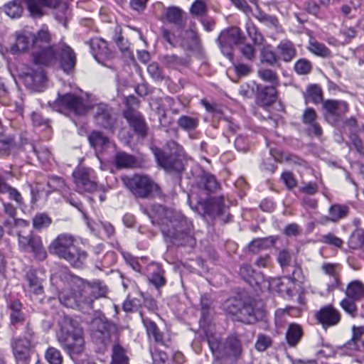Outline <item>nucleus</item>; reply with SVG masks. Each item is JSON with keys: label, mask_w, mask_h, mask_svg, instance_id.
<instances>
[{"label": "nucleus", "mask_w": 364, "mask_h": 364, "mask_svg": "<svg viewBox=\"0 0 364 364\" xmlns=\"http://www.w3.org/2000/svg\"><path fill=\"white\" fill-rule=\"evenodd\" d=\"M141 210L148 215L152 224L160 226L166 242L176 246L193 245L195 243L193 224L180 211L159 204L153 205L150 209L141 208Z\"/></svg>", "instance_id": "nucleus-1"}, {"label": "nucleus", "mask_w": 364, "mask_h": 364, "mask_svg": "<svg viewBox=\"0 0 364 364\" xmlns=\"http://www.w3.org/2000/svg\"><path fill=\"white\" fill-rule=\"evenodd\" d=\"M49 251L65 259L75 268H82L87 258L85 250L74 245V237L69 234L59 235L50 245Z\"/></svg>", "instance_id": "nucleus-2"}, {"label": "nucleus", "mask_w": 364, "mask_h": 364, "mask_svg": "<svg viewBox=\"0 0 364 364\" xmlns=\"http://www.w3.org/2000/svg\"><path fill=\"white\" fill-rule=\"evenodd\" d=\"M58 340L72 359L84 350L82 328L76 321L70 318L64 319Z\"/></svg>", "instance_id": "nucleus-3"}, {"label": "nucleus", "mask_w": 364, "mask_h": 364, "mask_svg": "<svg viewBox=\"0 0 364 364\" xmlns=\"http://www.w3.org/2000/svg\"><path fill=\"white\" fill-rule=\"evenodd\" d=\"M166 151L154 150V156L160 166L168 172L181 173L184 169L185 151L183 147L173 140L167 141Z\"/></svg>", "instance_id": "nucleus-4"}, {"label": "nucleus", "mask_w": 364, "mask_h": 364, "mask_svg": "<svg viewBox=\"0 0 364 364\" xmlns=\"http://www.w3.org/2000/svg\"><path fill=\"white\" fill-rule=\"evenodd\" d=\"M28 11L33 18H41L44 15L43 8L50 9L57 21L66 26L70 16L68 4L62 0H23Z\"/></svg>", "instance_id": "nucleus-5"}, {"label": "nucleus", "mask_w": 364, "mask_h": 364, "mask_svg": "<svg viewBox=\"0 0 364 364\" xmlns=\"http://www.w3.org/2000/svg\"><path fill=\"white\" fill-rule=\"evenodd\" d=\"M122 180L124 185L137 198H149L154 192L158 193L160 190L159 186L145 175L124 176Z\"/></svg>", "instance_id": "nucleus-6"}, {"label": "nucleus", "mask_w": 364, "mask_h": 364, "mask_svg": "<svg viewBox=\"0 0 364 364\" xmlns=\"http://www.w3.org/2000/svg\"><path fill=\"white\" fill-rule=\"evenodd\" d=\"M50 105L58 112L68 111L77 115H83L90 109L89 105L82 97L72 93L58 94L57 99Z\"/></svg>", "instance_id": "nucleus-7"}, {"label": "nucleus", "mask_w": 364, "mask_h": 364, "mask_svg": "<svg viewBox=\"0 0 364 364\" xmlns=\"http://www.w3.org/2000/svg\"><path fill=\"white\" fill-rule=\"evenodd\" d=\"M245 39L246 38L240 28L232 26L223 30L217 41L223 54L227 58H231L232 46L244 43Z\"/></svg>", "instance_id": "nucleus-8"}, {"label": "nucleus", "mask_w": 364, "mask_h": 364, "mask_svg": "<svg viewBox=\"0 0 364 364\" xmlns=\"http://www.w3.org/2000/svg\"><path fill=\"white\" fill-rule=\"evenodd\" d=\"M60 302L68 308H78L82 311L92 309V299L87 297L85 291L73 292L72 290L63 289L60 292Z\"/></svg>", "instance_id": "nucleus-9"}, {"label": "nucleus", "mask_w": 364, "mask_h": 364, "mask_svg": "<svg viewBox=\"0 0 364 364\" xmlns=\"http://www.w3.org/2000/svg\"><path fill=\"white\" fill-rule=\"evenodd\" d=\"M76 190L79 193H92L97 188L95 171L92 168L81 167L73 173Z\"/></svg>", "instance_id": "nucleus-10"}, {"label": "nucleus", "mask_w": 364, "mask_h": 364, "mask_svg": "<svg viewBox=\"0 0 364 364\" xmlns=\"http://www.w3.org/2000/svg\"><path fill=\"white\" fill-rule=\"evenodd\" d=\"M140 316L149 338L153 340L156 344L155 346L164 347L169 348L172 346V340L168 332L161 331L155 322L149 318L144 317L143 313H140Z\"/></svg>", "instance_id": "nucleus-11"}, {"label": "nucleus", "mask_w": 364, "mask_h": 364, "mask_svg": "<svg viewBox=\"0 0 364 364\" xmlns=\"http://www.w3.org/2000/svg\"><path fill=\"white\" fill-rule=\"evenodd\" d=\"M13 178L11 171L0 170V195L7 194L8 198L14 201L16 207L22 209L25 207V202L21 193L9 183V181Z\"/></svg>", "instance_id": "nucleus-12"}, {"label": "nucleus", "mask_w": 364, "mask_h": 364, "mask_svg": "<svg viewBox=\"0 0 364 364\" xmlns=\"http://www.w3.org/2000/svg\"><path fill=\"white\" fill-rule=\"evenodd\" d=\"M323 108L326 122L335 126L341 117L348 112V105L345 101L328 100L323 102Z\"/></svg>", "instance_id": "nucleus-13"}, {"label": "nucleus", "mask_w": 364, "mask_h": 364, "mask_svg": "<svg viewBox=\"0 0 364 364\" xmlns=\"http://www.w3.org/2000/svg\"><path fill=\"white\" fill-rule=\"evenodd\" d=\"M21 77L26 86L32 90L41 92L46 86V75L41 67L28 68Z\"/></svg>", "instance_id": "nucleus-14"}, {"label": "nucleus", "mask_w": 364, "mask_h": 364, "mask_svg": "<svg viewBox=\"0 0 364 364\" xmlns=\"http://www.w3.org/2000/svg\"><path fill=\"white\" fill-rule=\"evenodd\" d=\"M18 239L19 247L24 251L31 248L36 259L42 261L47 257V252L40 236L32 234L24 236L18 234Z\"/></svg>", "instance_id": "nucleus-15"}, {"label": "nucleus", "mask_w": 364, "mask_h": 364, "mask_svg": "<svg viewBox=\"0 0 364 364\" xmlns=\"http://www.w3.org/2000/svg\"><path fill=\"white\" fill-rule=\"evenodd\" d=\"M94 119L96 124L106 129L113 131L116 117L113 109L105 103L93 107Z\"/></svg>", "instance_id": "nucleus-16"}, {"label": "nucleus", "mask_w": 364, "mask_h": 364, "mask_svg": "<svg viewBox=\"0 0 364 364\" xmlns=\"http://www.w3.org/2000/svg\"><path fill=\"white\" fill-rule=\"evenodd\" d=\"M205 213L210 217H219L225 223L231 220L232 215H226V207L223 196L215 197L206 200L203 205Z\"/></svg>", "instance_id": "nucleus-17"}, {"label": "nucleus", "mask_w": 364, "mask_h": 364, "mask_svg": "<svg viewBox=\"0 0 364 364\" xmlns=\"http://www.w3.org/2000/svg\"><path fill=\"white\" fill-rule=\"evenodd\" d=\"M124 117L129 126L140 137L144 138L147 135L148 127L144 116L138 111L127 107L123 112Z\"/></svg>", "instance_id": "nucleus-18"}, {"label": "nucleus", "mask_w": 364, "mask_h": 364, "mask_svg": "<svg viewBox=\"0 0 364 364\" xmlns=\"http://www.w3.org/2000/svg\"><path fill=\"white\" fill-rule=\"evenodd\" d=\"M57 61L60 68L66 73H71L76 64V54L74 50L65 43L57 46Z\"/></svg>", "instance_id": "nucleus-19"}, {"label": "nucleus", "mask_w": 364, "mask_h": 364, "mask_svg": "<svg viewBox=\"0 0 364 364\" xmlns=\"http://www.w3.org/2000/svg\"><path fill=\"white\" fill-rule=\"evenodd\" d=\"M92 328L93 338L107 345L111 338V328H112L111 323L101 318H95L92 321Z\"/></svg>", "instance_id": "nucleus-20"}, {"label": "nucleus", "mask_w": 364, "mask_h": 364, "mask_svg": "<svg viewBox=\"0 0 364 364\" xmlns=\"http://www.w3.org/2000/svg\"><path fill=\"white\" fill-rule=\"evenodd\" d=\"M318 323L325 328L336 326L341 321L340 312L332 305L322 307L316 314Z\"/></svg>", "instance_id": "nucleus-21"}, {"label": "nucleus", "mask_w": 364, "mask_h": 364, "mask_svg": "<svg viewBox=\"0 0 364 364\" xmlns=\"http://www.w3.org/2000/svg\"><path fill=\"white\" fill-rule=\"evenodd\" d=\"M11 347L17 362L25 363L28 360L31 347L29 338H13L11 341Z\"/></svg>", "instance_id": "nucleus-22"}, {"label": "nucleus", "mask_w": 364, "mask_h": 364, "mask_svg": "<svg viewBox=\"0 0 364 364\" xmlns=\"http://www.w3.org/2000/svg\"><path fill=\"white\" fill-rule=\"evenodd\" d=\"M38 50L32 52L35 67L39 65H50L57 62V48L53 46L38 48Z\"/></svg>", "instance_id": "nucleus-23"}, {"label": "nucleus", "mask_w": 364, "mask_h": 364, "mask_svg": "<svg viewBox=\"0 0 364 364\" xmlns=\"http://www.w3.org/2000/svg\"><path fill=\"white\" fill-rule=\"evenodd\" d=\"M83 284L84 289L87 297L92 299V305L95 299L106 297L108 289L106 284L101 280L94 279L91 282L85 279H80Z\"/></svg>", "instance_id": "nucleus-24"}, {"label": "nucleus", "mask_w": 364, "mask_h": 364, "mask_svg": "<svg viewBox=\"0 0 364 364\" xmlns=\"http://www.w3.org/2000/svg\"><path fill=\"white\" fill-rule=\"evenodd\" d=\"M36 35L29 31L16 33V43L11 46L13 53L24 52L30 48L36 49L35 46Z\"/></svg>", "instance_id": "nucleus-25"}, {"label": "nucleus", "mask_w": 364, "mask_h": 364, "mask_svg": "<svg viewBox=\"0 0 364 364\" xmlns=\"http://www.w3.org/2000/svg\"><path fill=\"white\" fill-rule=\"evenodd\" d=\"M91 53L95 59L101 62L111 57L112 53L108 48L107 43L102 38H92L89 42Z\"/></svg>", "instance_id": "nucleus-26"}, {"label": "nucleus", "mask_w": 364, "mask_h": 364, "mask_svg": "<svg viewBox=\"0 0 364 364\" xmlns=\"http://www.w3.org/2000/svg\"><path fill=\"white\" fill-rule=\"evenodd\" d=\"M277 86H264L260 88L257 95L258 104L262 107H269L277 99Z\"/></svg>", "instance_id": "nucleus-27"}, {"label": "nucleus", "mask_w": 364, "mask_h": 364, "mask_svg": "<svg viewBox=\"0 0 364 364\" xmlns=\"http://www.w3.org/2000/svg\"><path fill=\"white\" fill-rule=\"evenodd\" d=\"M279 60L285 63L291 61L296 55V49L294 43L289 40L282 41L277 47Z\"/></svg>", "instance_id": "nucleus-28"}, {"label": "nucleus", "mask_w": 364, "mask_h": 364, "mask_svg": "<svg viewBox=\"0 0 364 364\" xmlns=\"http://www.w3.org/2000/svg\"><path fill=\"white\" fill-rule=\"evenodd\" d=\"M302 336L303 330L300 325L292 323L288 326L285 333V340L289 347H296L301 341Z\"/></svg>", "instance_id": "nucleus-29"}, {"label": "nucleus", "mask_w": 364, "mask_h": 364, "mask_svg": "<svg viewBox=\"0 0 364 364\" xmlns=\"http://www.w3.org/2000/svg\"><path fill=\"white\" fill-rule=\"evenodd\" d=\"M263 316L262 311L255 310L250 305L242 304L237 320L245 323H254Z\"/></svg>", "instance_id": "nucleus-30"}, {"label": "nucleus", "mask_w": 364, "mask_h": 364, "mask_svg": "<svg viewBox=\"0 0 364 364\" xmlns=\"http://www.w3.org/2000/svg\"><path fill=\"white\" fill-rule=\"evenodd\" d=\"M242 352V345L239 337L235 335H231L228 337L225 344V353L227 355L239 358Z\"/></svg>", "instance_id": "nucleus-31"}, {"label": "nucleus", "mask_w": 364, "mask_h": 364, "mask_svg": "<svg viewBox=\"0 0 364 364\" xmlns=\"http://www.w3.org/2000/svg\"><path fill=\"white\" fill-rule=\"evenodd\" d=\"M88 140L96 152H102L110 144L109 139L99 131H92L88 136Z\"/></svg>", "instance_id": "nucleus-32"}, {"label": "nucleus", "mask_w": 364, "mask_h": 364, "mask_svg": "<svg viewBox=\"0 0 364 364\" xmlns=\"http://www.w3.org/2000/svg\"><path fill=\"white\" fill-rule=\"evenodd\" d=\"M161 20L164 22L181 26L183 22V11L176 6L168 7L165 9Z\"/></svg>", "instance_id": "nucleus-33"}, {"label": "nucleus", "mask_w": 364, "mask_h": 364, "mask_svg": "<svg viewBox=\"0 0 364 364\" xmlns=\"http://www.w3.org/2000/svg\"><path fill=\"white\" fill-rule=\"evenodd\" d=\"M198 186L200 189L205 191L206 193H210L219 188V183L215 176L203 172L199 178Z\"/></svg>", "instance_id": "nucleus-34"}, {"label": "nucleus", "mask_w": 364, "mask_h": 364, "mask_svg": "<svg viewBox=\"0 0 364 364\" xmlns=\"http://www.w3.org/2000/svg\"><path fill=\"white\" fill-rule=\"evenodd\" d=\"M149 351L154 364H172L169 350L164 347H151Z\"/></svg>", "instance_id": "nucleus-35"}, {"label": "nucleus", "mask_w": 364, "mask_h": 364, "mask_svg": "<svg viewBox=\"0 0 364 364\" xmlns=\"http://www.w3.org/2000/svg\"><path fill=\"white\" fill-rule=\"evenodd\" d=\"M114 164L117 168H134L137 165L136 159L124 151H119L115 154Z\"/></svg>", "instance_id": "nucleus-36"}, {"label": "nucleus", "mask_w": 364, "mask_h": 364, "mask_svg": "<svg viewBox=\"0 0 364 364\" xmlns=\"http://www.w3.org/2000/svg\"><path fill=\"white\" fill-rule=\"evenodd\" d=\"M308 50L311 53L321 58H329L331 52L323 43L318 42L315 38H310Z\"/></svg>", "instance_id": "nucleus-37"}, {"label": "nucleus", "mask_w": 364, "mask_h": 364, "mask_svg": "<svg viewBox=\"0 0 364 364\" xmlns=\"http://www.w3.org/2000/svg\"><path fill=\"white\" fill-rule=\"evenodd\" d=\"M127 351L119 343H114L112 348V360L110 364H129Z\"/></svg>", "instance_id": "nucleus-38"}, {"label": "nucleus", "mask_w": 364, "mask_h": 364, "mask_svg": "<svg viewBox=\"0 0 364 364\" xmlns=\"http://www.w3.org/2000/svg\"><path fill=\"white\" fill-rule=\"evenodd\" d=\"M347 297L353 300H358L364 296V284L360 281L351 282L346 291Z\"/></svg>", "instance_id": "nucleus-39"}, {"label": "nucleus", "mask_w": 364, "mask_h": 364, "mask_svg": "<svg viewBox=\"0 0 364 364\" xmlns=\"http://www.w3.org/2000/svg\"><path fill=\"white\" fill-rule=\"evenodd\" d=\"M261 62L265 63L271 66L278 63V55L272 50L271 45L264 46L260 50Z\"/></svg>", "instance_id": "nucleus-40"}, {"label": "nucleus", "mask_w": 364, "mask_h": 364, "mask_svg": "<svg viewBox=\"0 0 364 364\" xmlns=\"http://www.w3.org/2000/svg\"><path fill=\"white\" fill-rule=\"evenodd\" d=\"M47 186L50 189V191L60 192L62 196L69 191V188L67 186L64 179L57 176H49Z\"/></svg>", "instance_id": "nucleus-41"}, {"label": "nucleus", "mask_w": 364, "mask_h": 364, "mask_svg": "<svg viewBox=\"0 0 364 364\" xmlns=\"http://www.w3.org/2000/svg\"><path fill=\"white\" fill-rule=\"evenodd\" d=\"M274 244L273 237L257 238L252 240L249 245V250L253 253H257L261 250L271 247Z\"/></svg>", "instance_id": "nucleus-42"}, {"label": "nucleus", "mask_w": 364, "mask_h": 364, "mask_svg": "<svg viewBox=\"0 0 364 364\" xmlns=\"http://www.w3.org/2000/svg\"><path fill=\"white\" fill-rule=\"evenodd\" d=\"M245 28L248 36L255 45L260 46L263 43L264 41V36L252 21L246 23Z\"/></svg>", "instance_id": "nucleus-43"}, {"label": "nucleus", "mask_w": 364, "mask_h": 364, "mask_svg": "<svg viewBox=\"0 0 364 364\" xmlns=\"http://www.w3.org/2000/svg\"><path fill=\"white\" fill-rule=\"evenodd\" d=\"M177 124L178 126L184 131L191 132L198 127L199 119L188 115H182L178 119Z\"/></svg>", "instance_id": "nucleus-44"}, {"label": "nucleus", "mask_w": 364, "mask_h": 364, "mask_svg": "<svg viewBox=\"0 0 364 364\" xmlns=\"http://www.w3.org/2000/svg\"><path fill=\"white\" fill-rule=\"evenodd\" d=\"M4 11L11 18L21 16L23 9L19 0H14L4 5Z\"/></svg>", "instance_id": "nucleus-45"}, {"label": "nucleus", "mask_w": 364, "mask_h": 364, "mask_svg": "<svg viewBox=\"0 0 364 364\" xmlns=\"http://www.w3.org/2000/svg\"><path fill=\"white\" fill-rule=\"evenodd\" d=\"M239 274L250 285L257 284V279L259 275L255 272L252 267L247 264H243L240 267Z\"/></svg>", "instance_id": "nucleus-46"}, {"label": "nucleus", "mask_w": 364, "mask_h": 364, "mask_svg": "<svg viewBox=\"0 0 364 364\" xmlns=\"http://www.w3.org/2000/svg\"><path fill=\"white\" fill-rule=\"evenodd\" d=\"M26 279L28 282L29 287L35 294H41L43 292L42 281L37 277L33 271H28L26 273Z\"/></svg>", "instance_id": "nucleus-47"}, {"label": "nucleus", "mask_w": 364, "mask_h": 364, "mask_svg": "<svg viewBox=\"0 0 364 364\" xmlns=\"http://www.w3.org/2000/svg\"><path fill=\"white\" fill-rule=\"evenodd\" d=\"M349 208L346 205L335 204L329 208V220L336 222L347 216Z\"/></svg>", "instance_id": "nucleus-48"}, {"label": "nucleus", "mask_w": 364, "mask_h": 364, "mask_svg": "<svg viewBox=\"0 0 364 364\" xmlns=\"http://www.w3.org/2000/svg\"><path fill=\"white\" fill-rule=\"evenodd\" d=\"M161 62L166 66L178 69L181 66H183L186 64L187 61L183 58H180L176 55H166L161 58Z\"/></svg>", "instance_id": "nucleus-49"}, {"label": "nucleus", "mask_w": 364, "mask_h": 364, "mask_svg": "<svg viewBox=\"0 0 364 364\" xmlns=\"http://www.w3.org/2000/svg\"><path fill=\"white\" fill-rule=\"evenodd\" d=\"M148 279L156 289H159L166 284L164 271L159 266L154 267V270L149 277Z\"/></svg>", "instance_id": "nucleus-50"}, {"label": "nucleus", "mask_w": 364, "mask_h": 364, "mask_svg": "<svg viewBox=\"0 0 364 364\" xmlns=\"http://www.w3.org/2000/svg\"><path fill=\"white\" fill-rule=\"evenodd\" d=\"M306 101H311L314 104H318L322 101V90L317 85L308 87L305 95Z\"/></svg>", "instance_id": "nucleus-51"}, {"label": "nucleus", "mask_w": 364, "mask_h": 364, "mask_svg": "<svg viewBox=\"0 0 364 364\" xmlns=\"http://www.w3.org/2000/svg\"><path fill=\"white\" fill-rule=\"evenodd\" d=\"M45 358L49 364H63V361L61 352L51 346L48 347L46 350Z\"/></svg>", "instance_id": "nucleus-52"}, {"label": "nucleus", "mask_w": 364, "mask_h": 364, "mask_svg": "<svg viewBox=\"0 0 364 364\" xmlns=\"http://www.w3.org/2000/svg\"><path fill=\"white\" fill-rule=\"evenodd\" d=\"M258 75L262 80L271 83V85L277 86L279 85L277 74L270 69L259 70Z\"/></svg>", "instance_id": "nucleus-53"}, {"label": "nucleus", "mask_w": 364, "mask_h": 364, "mask_svg": "<svg viewBox=\"0 0 364 364\" xmlns=\"http://www.w3.org/2000/svg\"><path fill=\"white\" fill-rule=\"evenodd\" d=\"M355 301L356 300L346 296L340 302L341 308L353 318L358 316V309L355 302Z\"/></svg>", "instance_id": "nucleus-54"}, {"label": "nucleus", "mask_w": 364, "mask_h": 364, "mask_svg": "<svg viewBox=\"0 0 364 364\" xmlns=\"http://www.w3.org/2000/svg\"><path fill=\"white\" fill-rule=\"evenodd\" d=\"M51 223V218L46 213L36 214L33 218V228L37 230L48 228Z\"/></svg>", "instance_id": "nucleus-55"}, {"label": "nucleus", "mask_w": 364, "mask_h": 364, "mask_svg": "<svg viewBox=\"0 0 364 364\" xmlns=\"http://www.w3.org/2000/svg\"><path fill=\"white\" fill-rule=\"evenodd\" d=\"M148 73L156 81H162L166 78V75L156 62L150 63L147 67Z\"/></svg>", "instance_id": "nucleus-56"}, {"label": "nucleus", "mask_w": 364, "mask_h": 364, "mask_svg": "<svg viewBox=\"0 0 364 364\" xmlns=\"http://www.w3.org/2000/svg\"><path fill=\"white\" fill-rule=\"evenodd\" d=\"M243 303L237 299H230L225 304L224 308L229 314L238 317Z\"/></svg>", "instance_id": "nucleus-57"}, {"label": "nucleus", "mask_w": 364, "mask_h": 364, "mask_svg": "<svg viewBox=\"0 0 364 364\" xmlns=\"http://www.w3.org/2000/svg\"><path fill=\"white\" fill-rule=\"evenodd\" d=\"M311 69V63L306 58H301L298 60L294 64V70L299 75L309 74Z\"/></svg>", "instance_id": "nucleus-58"}, {"label": "nucleus", "mask_w": 364, "mask_h": 364, "mask_svg": "<svg viewBox=\"0 0 364 364\" xmlns=\"http://www.w3.org/2000/svg\"><path fill=\"white\" fill-rule=\"evenodd\" d=\"M31 150L41 162H47L51 158V153L46 147L38 148L36 145H30Z\"/></svg>", "instance_id": "nucleus-59"}, {"label": "nucleus", "mask_w": 364, "mask_h": 364, "mask_svg": "<svg viewBox=\"0 0 364 364\" xmlns=\"http://www.w3.org/2000/svg\"><path fill=\"white\" fill-rule=\"evenodd\" d=\"M320 242L338 248L343 245V241L331 232L322 235Z\"/></svg>", "instance_id": "nucleus-60"}, {"label": "nucleus", "mask_w": 364, "mask_h": 364, "mask_svg": "<svg viewBox=\"0 0 364 364\" xmlns=\"http://www.w3.org/2000/svg\"><path fill=\"white\" fill-rule=\"evenodd\" d=\"M50 40L51 36L48 30L46 28H42L36 35V48H41L43 43H49Z\"/></svg>", "instance_id": "nucleus-61"}, {"label": "nucleus", "mask_w": 364, "mask_h": 364, "mask_svg": "<svg viewBox=\"0 0 364 364\" xmlns=\"http://www.w3.org/2000/svg\"><path fill=\"white\" fill-rule=\"evenodd\" d=\"M14 139L11 136L0 140V158L8 156L14 146Z\"/></svg>", "instance_id": "nucleus-62"}, {"label": "nucleus", "mask_w": 364, "mask_h": 364, "mask_svg": "<svg viewBox=\"0 0 364 364\" xmlns=\"http://www.w3.org/2000/svg\"><path fill=\"white\" fill-rule=\"evenodd\" d=\"M277 261L283 271H285L291 264V255L290 252L287 250L279 251L277 255Z\"/></svg>", "instance_id": "nucleus-63"}, {"label": "nucleus", "mask_w": 364, "mask_h": 364, "mask_svg": "<svg viewBox=\"0 0 364 364\" xmlns=\"http://www.w3.org/2000/svg\"><path fill=\"white\" fill-rule=\"evenodd\" d=\"M350 246L356 249L364 246V232L358 231L352 235L350 240Z\"/></svg>", "instance_id": "nucleus-64"}]
</instances>
